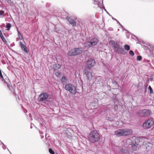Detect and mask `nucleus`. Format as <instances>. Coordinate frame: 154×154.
Returning <instances> with one entry per match:
<instances>
[{
    "label": "nucleus",
    "instance_id": "1",
    "mask_svg": "<svg viewBox=\"0 0 154 154\" xmlns=\"http://www.w3.org/2000/svg\"><path fill=\"white\" fill-rule=\"evenodd\" d=\"M133 131L131 129L124 128L119 129L115 132V135L118 136H126L131 134Z\"/></svg>",
    "mask_w": 154,
    "mask_h": 154
},
{
    "label": "nucleus",
    "instance_id": "2",
    "mask_svg": "<svg viewBox=\"0 0 154 154\" xmlns=\"http://www.w3.org/2000/svg\"><path fill=\"white\" fill-rule=\"evenodd\" d=\"M100 138V135L96 131H93L90 133L89 139L91 143H94L97 142L99 140Z\"/></svg>",
    "mask_w": 154,
    "mask_h": 154
},
{
    "label": "nucleus",
    "instance_id": "16",
    "mask_svg": "<svg viewBox=\"0 0 154 154\" xmlns=\"http://www.w3.org/2000/svg\"><path fill=\"white\" fill-rule=\"evenodd\" d=\"M17 32L18 33V38H17L16 39V41H17L19 40H21L23 39V37L21 34L20 33L19 30H17Z\"/></svg>",
    "mask_w": 154,
    "mask_h": 154
},
{
    "label": "nucleus",
    "instance_id": "12",
    "mask_svg": "<svg viewBox=\"0 0 154 154\" xmlns=\"http://www.w3.org/2000/svg\"><path fill=\"white\" fill-rule=\"evenodd\" d=\"M19 43L22 50L25 52L27 53L28 51L27 50V47L21 41Z\"/></svg>",
    "mask_w": 154,
    "mask_h": 154
},
{
    "label": "nucleus",
    "instance_id": "5",
    "mask_svg": "<svg viewBox=\"0 0 154 154\" xmlns=\"http://www.w3.org/2000/svg\"><path fill=\"white\" fill-rule=\"evenodd\" d=\"M154 124V122L153 121L152 119H151L147 120L144 122L143 124V127L144 129H148L153 126Z\"/></svg>",
    "mask_w": 154,
    "mask_h": 154
},
{
    "label": "nucleus",
    "instance_id": "19",
    "mask_svg": "<svg viewBox=\"0 0 154 154\" xmlns=\"http://www.w3.org/2000/svg\"><path fill=\"white\" fill-rule=\"evenodd\" d=\"M4 11H0V17L2 18L4 16Z\"/></svg>",
    "mask_w": 154,
    "mask_h": 154
},
{
    "label": "nucleus",
    "instance_id": "8",
    "mask_svg": "<svg viewBox=\"0 0 154 154\" xmlns=\"http://www.w3.org/2000/svg\"><path fill=\"white\" fill-rule=\"evenodd\" d=\"M84 72L87 79L88 80H91L92 77L91 70L87 68L85 69Z\"/></svg>",
    "mask_w": 154,
    "mask_h": 154
},
{
    "label": "nucleus",
    "instance_id": "11",
    "mask_svg": "<svg viewBox=\"0 0 154 154\" xmlns=\"http://www.w3.org/2000/svg\"><path fill=\"white\" fill-rule=\"evenodd\" d=\"M48 97V94L46 93H42L40 95L39 99L41 101L45 100Z\"/></svg>",
    "mask_w": 154,
    "mask_h": 154
},
{
    "label": "nucleus",
    "instance_id": "13",
    "mask_svg": "<svg viewBox=\"0 0 154 154\" xmlns=\"http://www.w3.org/2000/svg\"><path fill=\"white\" fill-rule=\"evenodd\" d=\"M115 51L118 53L123 54L124 52V49L122 47L119 45V47H118L117 49Z\"/></svg>",
    "mask_w": 154,
    "mask_h": 154
},
{
    "label": "nucleus",
    "instance_id": "4",
    "mask_svg": "<svg viewBox=\"0 0 154 154\" xmlns=\"http://www.w3.org/2000/svg\"><path fill=\"white\" fill-rule=\"evenodd\" d=\"M65 88L66 90L73 94H75L77 92L76 88L74 85L70 83L66 84L65 86Z\"/></svg>",
    "mask_w": 154,
    "mask_h": 154
},
{
    "label": "nucleus",
    "instance_id": "29",
    "mask_svg": "<svg viewBox=\"0 0 154 154\" xmlns=\"http://www.w3.org/2000/svg\"><path fill=\"white\" fill-rule=\"evenodd\" d=\"M55 75L57 77L60 76V73L59 72H56Z\"/></svg>",
    "mask_w": 154,
    "mask_h": 154
},
{
    "label": "nucleus",
    "instance_id": "3",
    "mask_svg": "<svg viewBox=\"0 0 154 154\" xmlns=\"http://www.w3.org/2000/svg\"><path fill=\"white\" fill-rule=\"evenodd\" d=\"M83 51L81 48H75L69 51L68 53V55L70 56H76L80 54Z\"/></svg>",
    "mask_w": 154,
    "mask_h": 154
},
{
    "label": "nucleus",
    "instance_id": "27",
    "mask_svg": "<svg viewBox=\"0 0 154 154\" xmlns=\"http://www.w3.org/2000/svg\"><path fill=\"white\" fill-rule=\"evenodd\" d=\"M66 80V78L65 76H63L62 77L61 79V81L62 82H65Z\"/></svg>",
    "mask_w": 154,
    "mask_h": 154
},
{
    "label": "nucleus",
    "instance_id": "28",
    "mask_svg": "<svg viewBox=\"0 0 154 154\" xmlns=\"http://www.w3.org/2000/svg\"><path fill=\"white\" fill-rule=\"evenodd\" d=\"M142 59V57L140 56H138L137 57V60H141Z\"/></svg>",
    "mask_w": 154,
    "mask_h": 154
},
{
    "label": "nucleus",
    "instance_id": "9",
    "mask_svg": "<svg viewBox=\"0 0 154 154\" xmlns=\"http://www.w3.org/2000/svg\"><path fill=\"white\" fill-rule=\"evenodd\" d=\"M67 20L73 26H76V23L75 20L77 18L74 17H66Z\"/></svg>",
    "mask_w": 154,
    "mask_h": 154
},
{
    "label": "nucleus",
    "instance_id": "18",
    "mask_svg": "<svg viewBox=\"0 0 154 154\" xmlns=\"http://www.w3.org/2000/svg\"><path fill=\"white\" fill-rule=\"evenodd\" d=\"M61 67V66L58 64H55L54 65V69L55 70H58Z\"/></svg>",
    "mask_w": 154,
    "mask_h": 154
},
{
    "label": "nucleus",
    "instance_id": "17",
    "mask_svg": "<svg viewBox=\"0 0 154 154\" xmlns=\"http://www.w3.org/2000/svg\"><path fill=\"white\" fill-rule=\"evenodd\" d=\"M91 43L90 41L87 42L85 44V46L87 48H89L91 46H92V45H91Z\"/></svg>",
    "mask_w": 154,
    "mask_h": 154
},
{
    "label": "nucleus",
    "instance_id": "10",
    "mask_svg": "<svg viewBox=\"0 0 154 154\" xmlns=\"http://www.w3.org/2000/svg\"><path fill=\"white\" fill-rule=\"evenodd\" d=\"M139 142V140L137 138H136L133 141L132 143L130 144V145L133 150H136L137 145L139 144L138 143Z\"/></svg>",
    "mask_w": 154,
    "mask_h": 154
},
{
    "label": "nucleus",
    "instance_id": "20",
    "mask_svg": "<svg viewBox=\"0 0 154 154\" xmlns=\"http://www.w3.org/2000/svg\"><path fill=\"white\" fill-rule=\"evenodd\" d=\"M124 48L126 51H129L130 49V47L129 45H125L124 46Z\"/></svg>",
    "mask_w": 154,
    "mask_h": 154
},
{
    "label": "nucleus",
    "instance_id": "7",
    "mask_svg": "<svg viewBox=\"0 0 154 154\" xmlns=\"http://www.w3.org/2000/svg\"><path fill=\"white\" fill-rule=\"evenodd\" d=\"M95 63V60L93 58H90L86 61V66L89 69L93 67Z\"/></svg>",
    "mask_w": 154,
    "mask_h": 154
},
{
    "label": "nucleus",
    "instance_id": "30",
    "mask_svg": "<svg viewBox=\"0 0 154 154\" xmlns=\"http://www.w3.org/2000/svg\"><path fill=\"white\" fill-rule=\"evenodd\" d=\"M2 35V33L1 30H0V36Z\"/></svg>",
    "mask_w": 154,
    "mask_h": 154
},
{
    "label": "nucleus",
    "instance_id": "21",
    "mask_svg": "<svg viewBox=\"0 0 154 154\" xmlns=\"http://www.w3.org/2000/svg\"><path fill=\"white\" fill-rule=\"evenodd\" d=\"M148 89L150 91V94H153L154 92L152 90V89L150 86H149L148 87Z\"/></svg>",
    "mask_w": 154,
    "mask_h": 154
},
{
    "label": "nucleus",
    "instance_id": "6",
    "mask_svg": "<svg viewBox=\"0 0 154 154\" xmlns=\"http://www.w3.org/2000/svg\"><path fill=\"white\" fill-rule=\"evenodd\" d=\"M151 113V111L149 110L144 109L140 110L137 112L138 116H149Z\"/></svg>",
    "mask_w": 154,
    "mask_h": 154
},
{
    "label": "nucleus",
    "instance_id": "15",
    "mask_svg": "<svg viewBox=\"0 0 154 154\" xmlns=\"http://www.w3.org/2000/svg\"><path fill=\"white\" fill-rule=\"evenodd\" d=\"M109 44H112L113 45V47L114 48V51H116V50L119 46V45H118L117 43H116L115 42L113 41H111L109 42Z\"/></svg>",
    "mask_w": 154,
    "mask_h": 154
},
{
    "label": "nucleus",
    "instance_id": "23",
    "mask_svg": "<svg viewBox=\"0 0 154 154\" xmlns=\"http://www.w3.org/2000/svg\"><path fill=\"white\" fill-rule=\"evenodd\" d=\"M11 24L10 23H8L7 24L6 26V27L7 28V30H9L10 29V28L11 27Z\"/></svg>",
    "mask_w": 154,
    "mask_h": 154
},
{
    "label": "nucleus",
    "instance_id": "25",
    "mask_svg": "<svg viewBox=\"0 0 154 154\" xmlns=\"http://www.w3.org/2000/svg\"><path fill=\"white\" fill-rule=\"evenodd\" d=\"M49 152L51 154H54V152L52 150V149H51V148H49Z\"/></svg>",
    "mask_w": 154,
    "mask_h": 154
},
{
    "label": "nucleus",
    "instance_id": "14",
    "mask_svg": "<svg viewBox=\"0 0 154 154\" xmlns=\"http://www.w3.org/2000/svg\"><path fill=\"white\" fill-rule=\"evenodd\" d=\"M90 42L91 43V45L92 46H94L96 45L98 42V40L96 38H94L90 40Z\"/></svg>",
    "mask_w": 154,
    "mask_h": 154
},
{
    "label": "nucleus",
    "instance_id": "22",
    "mask_svg": "<svg viewBox=\"0 0 154 154\" xmlns=\"http://www.w3.org/2000/svg\"><path fill=\"white\" fill-rule=\"evenodd\" d=\"M0 37L2 38V39L3 41V42L5 43H6L7 42L6 40L5 39V38L4 37L3 35L0 36Z\"/></svg>",
    "mask_w": 154,
    "mask_h": 154
},
{
    "label": "nucleus",
    "instance_id": "24",
    "mask_svg": "<svg viewBox=\"0 0 154 154\" xmlns=\"http://www.w3.org/2000/svg\"><path fill=\"white\" fill-rule=\"evenodd\" d=\"M7 2L9 4L11 5L13 3V2L11 0H6Z\"/></svg>",
    "mask_w": 154,
    "mask_h": 154
},
{
    "label": "nucleus",
    "instance_id": "26",
    "mask_svg": "<svg viewBox=\"0 0 154 154\" xmlns=\"http://www.w3.org/2000/svg\"><path fill=\"white\" fill-rule=\"evenodd\" d=\"M129 53L130 55H131V56H133L134 54V52L130 50L129 52Z\"/></svg>",
    "mask_w": 154,
    "mask_h": 154
}]
</instances>
